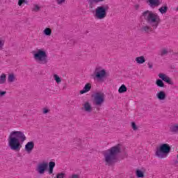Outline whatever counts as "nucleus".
I'll use <instances>...</instances> for the list:
<instances>
[{
    "label": "nucleus",
    "instance_id": "7ed1b4c3",
    "mask_svg": "<svg viewBox=\"0 0 178 178\" xmlns=\"http://www.w3.org/2000/svg\"><path fill=\"white\" fill-rule=\"evenodd\" d=\"M142 17L153 29H156L161 22V18L156 13L152 11L146 10L143 13Z\"/></svg>",
    "mask_w": 178,
    "mask_h": 178
},
{
    "label": "nucleus",
    "instance_id": "20e7f679",
    "mask_svg": "<svg viewBox=\"0 0 178 178\" xmlns=\"http://www.w3.org/2000/svg\"><path fill=\"white\" fill-rule=\"evenodd\" d=\"M33 59L39 63V65H47L48 63V54L47 51L42 49H38L33 51Z\"/></svg>",
    "mask_w": 178,
    "mask_h": 178
},
{
    "label": "nucleus",
    "instance_id": "393cba45",
    "mask_svg": "<svg viewBox=\"0 0 178 178\" xmlns=\"http://www.w3.org/2000/svg\"><path fill=\"white\" fill-rule=\"evenodd\" d=\"M160 13H161L162 15H163V13H166V12H168V6H162L161 8H160L159 9Z\"/></svg>",
    "mask_w": 178,
    "mask_h": 178
},
{
    "label": "nucleus",
    "instance_id": "37998d69",
    "mask_svg": "<svg viewBox=\"0 0 178 178\" xmlns=\"http://www.w3.org/2000/svg\"><path fill=\"white\" fill-rule=\"evenodd\" d=\"M177 10L178 11V6H177Z\"/></svg>",
    "mask_w": 178,
    "mask_h": 178
},
{
    "label": "nucleus",
    "instance_id": "f257e3e1",
    "mask_svg": "<svg viewBox=\"0 0 178 178\" xmlns=\"http://www.w3.org/2000/svg\"><path fill=\"white\" fill-rule=\"evenodd\" d=\"M27 140L26 135L21 131H13L8 136V147L12 151H20L22 144Z\"/></svg>",
    "mask_w": 178,
    "mask_h": 178
},
{
    "label": "nucleus",
    "instance_id": "0eeeda50",
    "mask_svg": "<svg viewBox=\"0 0 178 178\" xmlns=\"http://www.w3.org/2000/svg\"><path fill=\"white\" fill-rule=\"evenodd\" d=\"M106 77V70L102 67H96L94 72V80H97L99 83H104Z\"/></svg>",
    "mask_w": 178,
    "mask_h": 178
},
{
    "label": "nucleus",
    "instance_id": "bb28decb",
    "mask_svg": "<svg viewBox=\"0 0 178 178\" xmlns=\"http://www.w3.org/2000/svg\"><path fill=\"white\" fill-rule=\"evenodd\" d=\"M163 81H165V83H168V84H173V82L170 80V78H169V76H165Z\"/></svg>",
    "mask_w": 178,
    "mask_h": 178
},
{
    "label": "nucleus",
    "instance_id": "c9c22d12",
    "mask_svg": "<svg viewBox=\"0 0 178 178\" xmlns=\"http://www.w3.org/2000/svg\"><path fill=\"white\" fill-rule=\"evenodd\" d=\"M66 0H57L58 5H62V3H65Z\"/></svg>",
    "mask_w": 178,
    "mask_h": 178
},
{
    "label": "nucleus",
    "instance_id": "6ab92c4d",
    "mask_svg": "<svg viewBox=\"0 0 178 178\" xmlns=\"http://www.w3.org/2000/svg\"><path fill=\"white\" fill-rule=\"evenodd\" d=\"M169 54V49L167 48H163L160 51V55L161 56H168V54Z\"/></svg>",
    "mask_w": 178,
    "mask_h": 178
},
{
    "label": "nucleus",
    "instance_id": "1a4fd4ad",
    "mask_svg": "<svg viewBox=\"0 0 178 178\" xmlns=\"http://www.w3.org/2000/svg\"><path fill=\"white\" fill-rule=\"evenodd\" d=\"M47 169H48V163L43 162L38 165L36 168V172H38L39 175H44Z\"/></svg>",
    "mask_w": 178,
    "mask_h": 178
},
{
    "label": "nucleus",
    "instance_id": "e433bc0d",
    "mask_svg": "<svg viewBox=\"0 0 178 178\" xmlns=\"http://www.w3.org/2000/svg\"><path fill=\"white\" fill-rule=\"evenodd\" d=\"M49 112V109L44 108H43V113L45 115Z\"/></svg>",
    "mask_w": 178,
    "mask_h": 178
},
{
    "label": "nucleus",
    "instance_id": "aec40b11",
    "mask_svg": "<svg viewBox=\"0 0 178 178\" xmlns=\"http://www.w3.org/2000/svg\"><path fill=\"white\" fill-rule=\"evenodd\" d=\"M127 91V88L124 84H122L118 89V92H120V94H123V92H126Z\"/></svg>",
    "mask_w": 178,
    "mask_h": 178
},
{
    "label": "nucleus",
    "instance_id": "58836bf2",
    "mask_svg": "<svg viewBox=\"0 0 178 178\" xmlns=\"http://www.w3.org/2000/svg\"><path fill=\"white\" fill-rule=\"evenodd\" d=\"M147 65H148L149 69H152V67H154V65L151 63H149L147 64Z\"/></svg>",
    "mask_w": 178,
    "mask_h": 178
},
{
    "label": "nucleus",
    "instance_id": "6e6552de",
    "mask_svg": "<svg viewBox=\"0 0 178 178\" xmlns=\"http://www.w3.org/2000/svg\"><path fill=\"white\" fill-rule=\"evenodd\" d=\"M94 104L97 106H101L105 102V94L102 92H96L93 95Z\"/></svg>",
    "mask_w": 178,
    "mask_h": 178
},
{
    "label": "nucleus",
    "instance_id": "4468645a",
    "mask_svg": "<svg viewBox=\"0 0 178 178\" xmlns=\"http://www.w3.org/2000/svg\"><path fill=\"white\" fill-rule=\"evenodd\" d=\"M91 90V83H87L84 86L83 89L80 90V94H86V92H88Z\"/></svg>",
    "mask_w": 178,
    "mask_h": 178
},
{
    "label": "nucleus",
    "instance_id": "b1692460",
    "mask_svg": "<svg viewBox=\"0 0 178 178\" xmlns=\"http://www.w3.org/2000/svg\"><path fill=\"white\" fill-rule=\"evenodd\" d=\"M5 81H6V74H2L0 76V84H4Z\"/></svg>",
    "mask_w": 178,
    "mask_h": 178
},
{
    "label": "nucleus",
    "instance_id": "f3484780",
    "mask_svg": "<svg viewBox=\"0 0 178 178\" xmlns=\"http://www.w3.org/2000/svg\"><path fill=\"white\" fill-rule=\"evenodd\" d=\"M88 3L90 9H94V8H95V5L98 4L99 3L95 1V0H88Z\"/></svg>",
    "mask_w": 178,
    "mask_h": 178
},
{
    "label": "nucleus",
    "instance_id": "dca6fc26",
    "mask_svg": "<svg viewBox=\"0 0 178 178\" xmlns=\"http://www.w3.org/2000/svg\"><path fill=\"white\" fill-rule=\"evenodd\" d=\"M135 60L139 65H143V63H145V58H144V56H143L136 57Z\"/></svg>",
    "mask_w": 178,
    "mask_h": 178
},
{
    "label": "nucleus",
    "instance_id": "7c9ffc66",
    "mask_svg": "<svg viewBox=\"0 0 178 178\" xmlns=\"http://www.w3.org/2000/svg\"><path fill=\"white\" fill-rule=\"evenodd\" d=\"M28 1L27 0H19L18 1V5H19V6H22V5L23 4V3H28Z\"/></svg>",
    "mask_w": 178,
    "mask_h": 178
},
{
    "label": "nucleus",
    "instance_id": "f03ea898",
    "mask_svg": "<svg viewBox=\"0 0 178 178\" xmlns=\"http://www.w3.org/2000/svg\"><path fill=\"white\" fill-rule=\"evenodd\" d=\"M120 145L118 144L103 152L104 162H106V165L111 166V165L116 163L118 161V155L120 154Z\"/></svg>",
    "mask_w": 178,
    "mask_h": 178
},
{
    "label": "nucleus",
    "instance_id": "4c0bfd02",
    "mask_svg": "<svg viewBox=\"0 0 178 178\" xmlns=\"http://www.w3.org/2000/svg\"><path fill=\"white\" fill-rule=\"evenodd\" d=\"M6 95V91H0V97H3Z\"/></svg>",
    "mask_w": 178,
    "mask_h": 178
},
{
    "label": "nucleus",
    "instance_id": "a19ab883",
    "mask_svg": "<svg viewBox=\"0 0 178 178\" xmlns=\"http://www.w3.org/2000/svg\"><path fill=\"white\" fill-rule=\"evenodd\" d=\"M95 1L101 3L102 2H105V0H95Z\"/></svg>",
    "mask_w": 178,
    "mask_h": 178
},
{
    "label": "nucleus",
    "instance_id": "2f4dec72",
    "mask_svg": "<svg viewBox=\"0 0 178 178\" xmlns=\"http://www.w3.org/2000/svg\"><path fill=\"white\" fill-rule=\"evenodd\" d=\"M4 45H5V40L0 39V49H3Z\"/></svg>",
    "mask_w": 178,
    "mask_h": 178
},
{
    "label": "nucleus",
    "instance_id": "c756f323",
    "mask_svg": "<svg viewBox=\"0 0 178 178\" xmlns=\"http://www.w3.org/2000/svg\"><path fill=\"white\" fill-rule=\"evenodd\" d=\"M65 176H66V174L64 172H60L56 175V178H65Z\"/></svg>",
    "mask_w": 178,
    "mask_h": 178
},
{
    "label": "nucleus",
    "instance_id": "ddd939ff",
    "mask_svg": "<svg viewBox=\"0 0 178 178\" xmlns=\"http://www.w3.org/2000/svg\"><path fill=\"white\" fill-rule=\"evenodd\" d=\"M156 97L159 101H164V99H166V93L161 90L156 93Z\"/></svg>",
    "mask_w": 178,
    "mask_h": 178
},
{
    "label": "nucleus",
    "instance_id": "72a5a7b5",
    "mask_svg": "<svg viewBox=\"0 0 178 178\" xmlns=\"http://www.w3.org/2000/svg\"><path fill=\"white\" fill-rule=\"evenodd\" d=\"M131 127L133 129V130H137V125L136 124V122H132L131 123Z\"/></svg>",
    "mask_w": 178,
    "mask_h": 178
},
{
    "label": "nucleus",
    "instance_id": "a211bd4d",
    "mask_svg": "<svg viewBox=\"0 0 178 178\" xmlns=\"http://www.w3.org/2000/svg\"><path fill=\"white\" fill-rule=\"evenodd\" d=\"M54 168H55V162L51 161L49 163V173L52 175L54 173Z\"/></svg>",
    "mask_w": 178,
    "mask_h": 178
},
{
    "label": "nucleus",
    "instance_id": "4be33fe9",
    "mask_svg": "<svg viewBox=\"0 0 178 178\" xmlns=\"http://www.w3.org/2000/svg\"><path fill=\"white\" fill-rule=\"evenodd\" d=\"M156 84L157 87H161V88L165 87V83H163V81L161 79H157L156 81Z\"/></svg>",
    "mask_w": 178,
    "mask_h": 178
},
{
    "label": "nucleus",
    "instance_id": "5701e85b",
    "mask_svg": "<svg viewBox=\"0 0 178 178\" xmlns=\"http://www.w3.org/2000/svg\"><path fill=\"white\" fill-rule=\"evenodd\" d=\"M142 30L145 33H149L152 31V28L149 26H143Z\"/></svg>",
    "mask_w": 178,
    "mask_h": 178
},
{
    "label": "nucleus",
    "instance_id": "a878e982",
    "mask_svg": "<svg viewBox=\"0 0 178 178\" xmlns=\"http://www.w3.org/2000/svg\"><path fill=\"white\" fill-rule=\"evenodd\" d=\"M43 33L45 35H51V34H52V30H51L49 28H46Z\"/></svg>",
    "mask_w": 178,
    "mask_h": 178
},
{
    "label": "nucleus",
    "instance_id": "2eb2a0df",
    "mask_svg": "<svg viewBox=\"0 0 178 178\" xmlns=\"http://www.w3.org/2000/svg\"><path fill=\"white\" fill-rule=\"evenodd\" d=\"M170 131L171 133H174V134H176V133H178V124H173L170 125Z\"/></svg>",
    "mask_w": 178,
    "mask_h": 178
},
{
    "label": "nucleus",
    "instance_id": "9b49d317",
    "mask_svg": "<svg viewBox=\"0 0 178 178\" xmlns=\"http://www.w3.org/2000/svg\"><path fill=\"white\" fill-rule=\"evenodd\" d=\"M150 8H156L162 5V0H145Z\"/></svg>",
    "mask_w": 178,
    "mask_h": 178
},
{
    "label": "nucleus",
    "instance_id": "f704fd0d",
    "mask_svg": "<svg viewBox=\"0 0 178 178\" xmlns=\"http://www.w3.org/2000/svg\"><path fill=\"white\" fill-rule=\"evenodd\" d=\"M33 10V12H38V10H40V7L38 5H35Z\"/></svg>",
    "mask_w": 178,
    "mask_h": 178
},
{
    "label": "nucleus",
    "instance_id": "412c9836",
    "mask_svg": "<svg viewBox=\"0 0 178 178\" xmlns=\"http://www.w3.org/2000/svg\"><path fill=\"white\" fill-rule=\"evenodd\" d=\"M16 80V77L15 76V74H10L8 77V83H13Z\"/></svg>",
    "mask_w": 178,
    "mask_h": 178
},
{
    "label": "nucleus",
    "instance_id": "79ce46f5",
    "mask_svg": "<svg viewBox=\"0 0 178 178\" xmlns=\"http://www.w3.org/2000/svg\"><path fill=\"white\" fill-rule=\"evenodd\" d=\"M139 8H140V6H139V5H136V6H135V9H136V10H138Z\"/></svg>",
    "mask_w": 178,
    "mask_h": 178
},
{
    "label": "nucleus",
    "instance_id": "39448f33",
    "mask_svg": "<svg viewBox=\"0 0 178 178\" xmlns=\"http://www.w3.org/2000/svg\"><path fill=\"white\" fill-rule=\"evenodd\" d=\"M172 148L168 143H164L160 145L159 147L156 149V151L155 152V155L160 158L161 159H163V158H167L168 155L170 154Z\"/></svg>",
    "mask_w": 178,
    "mask_h": 178
},
{
    "label": "nucleus",
    "instance_id": "ea45409f",
    "mask_svg": "<svg viewBox=\"0 0 178 178\" xmlns=\"http://www.w3.org/2000/svg\"><path fill=\"white\" fill-rule=\"evenodd\" d=\"M71 178H79V175L74 174L72 175Z\"/></svg>",
    "mask_w": 178,
    "mask_h": 178
},
{
    "label": "nucleus",
    "instance_id": "423d86ee",
    "mask_svg": "<svg viewBox=\"0 0 178 178\" xmlns=\"http://www.w3.org/2000/svg\"><path fill=\"white\" fill-rule=\"evenodd\" d=\"M109 10V6H99L95 10V17L97 20H102L106 17V13Z\"/></svg>",
    "mask_w": 178,
    "mask_h": 178
},
{
    "label": "nucleus",
    "instance_id": "c85d7f7f",
    "mask_svg": "<svg viewBox=\"0 0 178 178\" xmlns=\"http://www.w3.org/2000/svg\"><path fill=\"white\" fill-rule=\"evenodd\" d=\"M54 79L58 84H59V83L62 81V79H60V77H59V76H58L57 74L54 75Z\"/></svg>",
    "mask_w": 178,
    "mask_h": 178
},
{
    "label": "nucleus",
    "instance_id": "f8f14e48",
    "mask_svg": "<svg viewBox=\"0 0 178 178\" xmlns=\"http://www.w3.org/2000/svg\"><path fill=\"white\" fill-rule=\"evenodd\" d=\"M34 149V142H28L25 145V151L30 154Z\"/></svg>",
    "mask_w": 178,
    "mask_h": 178
},
{
    "label": "nucleus",
    "instance_id": "473e14b6",
    "mask_svg": "<svg viewBox=\"0 0 178 178\" xmlns=\"http://www.w3.org/2000/svg\"><path fill=\"white\" fill-rule=\"evenodd\" d=\"M166 74H162V73H160L159 74V79H161V80H163L165 77Z\"/></svg>",
    "mask_w": 178,
    "mask_h": 178
},
{
    "label": "nucleus",
    "instance_id": "cd10ccee",
    "mask_svg": "<svg viewBox=\"0 0 178 178\" xmlns=\"http://www.w3.org/2000/svg\"><path fill=\"white\" fill-rule=\"evenodd\" d=\"M136 176L137 177H144V172L140 170H136Z\"/></svg>",
    "mask_w": 178,
    "mask_h": 178
},
{
    "label": "nucleus",
    "instance_id": "9d476101",
    "mask_svg": "<svg viewBox=\"0 0 178 178\" xmlns=\"http://www.w3.org/2000/svg\"><path fill=\"white\" fill-rule=\"evenodd\" d=\"M82 111L86 112L87 113H91L92 112V106H91V103L90 102H85L82 104Z\"/></svg>",
    "mask_w": 178,
    "mask_h": 178
}]
</instances>
